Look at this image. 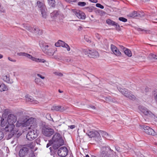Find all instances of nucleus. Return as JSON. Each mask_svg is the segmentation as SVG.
Returning <instances> with one entry per match:
<instances>
[{
    "instance_id": "f257e3e1",
    "label": "nucleus",
    "mask_w": 157,
    "mask_h": 157,
    "mask_svg": "<svg viewBox=\"0 0 157 157\" xmlns=\"http://www.w3.org/2000/svg\"><path fill=\"white\" fill-rule=\"evenodd\" d=\"M30 126L28 128L30 129L26 135V138L30 140H33L38 136L37 130L36 128V124L34 118L28 117H24L19 120L16 124L17 127H26Z\"/></svg>"
},
{
    "instance_id": "f03ea898",
    "label": "nucleus",
    "mask_w": 157,
    "mask_h": 157,
    "mask_svg": "<svg viewBox=\"0 0 157 157\" xmlns=\"http://www.w3.org/2000/svg\"><path fill=\"white\" fill-rule=\"evenodd\" d=\"M50 142L52 144V147L55 150L57 149L64 144V141L60 134L57 133L54 135Z\"/></svg>"
},
{
    "instance_id": "7ed1b4c3",
    "label": "nucleus",
    "mask_w": 157,
    "mask_h": 157,
    "mask_svg": "<svg viewBox=\"0 0 157 157\" xmlns=\"http://www.w3.org/2000/svg\"><path fill=\"white\" fill-rule=\"evenodd\" d=\"M17 55L19 56H25L36 63H44L46 62V61L45 59L35 57L25 52H21L17 53Z\"/></svg>"
},
{
    "instance_id": "20e7f679",
    "label": "nucleus",
    "mask_w": 157,
    "mask_h": 157,
    "mask_svg": "<svg viewBox=\"0 0 157 157\" xmlns=\"http://www.w3.org/2000/svg\"><path fill=\"white\" fill-rule=\"evenodd\" d=\"M54 47L51 45H45L43 47L42 49L44 52L46 54L52 56L54 54Z\"/></svg>"
},
{
    "instance_id": "39448f33",
    "label": "nucleus",
    "mask_w": 157,
    "mask_h": 157,
    "mask_svg": "<svg viewBox=\"0 0 157 157\" xmlns=\"http://www.w3.org/2000/svg\"><path fill=\"white\" fill-rule=\"evenodd\" d=\"M54 130L47 127H43L42 128V134L46 136H50L54 133Z\"/></svg>"
},
{
    "instance_id": "423d86ee",
    "label": "nucleus",
    "mask_w": 157,
    "mask_h": 157,
    "mask_svg": "<svg viewBox=\"0 0 157 157\" xmlns=\"http://www.w3.org/2000/svg\"><path fill=\"white\" fill-rule=\"evenodd\" d=\"M73 14L75 15L78 18L80 19H84L85 18V15L84 13L79 10L74 9L72 10Z\"/></svg>"
},
{
    "instance_id": "0eeeda50",
    "label": "nucleus",
    "mask_w": 157,
    "mask_h": 157,
    "mask_svg": "<svg viewBox=\"0 0 157 157\" xmlns=\"http://www.w3.org/2000/svg\"><path fill=\"white\" fill-rule=\"evenodd\" d=\"M55 45L57 47H62L66 49L67 51L70 50L71 48L69 46L64 42L60 40H59L57 42L55 43Z\"/></svg>"
},
{
    "instance_id": "6e6552de",
    "label": "nucleus",
    "mask_w": 157,
    "mask_h": 157,
    "mask_svg": "<svg viewBox=\"0 0 157 157\" xmlns=\"http://www.w3.org/2000/svg\"><path fill=\"white\" fill-rule=\"evenodd\" d=\"M24 27L26 29L32 33H33L34 31L37 30V31H38V32H36V33L39 35H41L42 33V31L40 30L38 28L36 27L35 26L33 27V28H32L31 27H30L28 25H24Z\"/></svg>"
},
{
    "instance_id": "1a4fd4ad",
    "label": "nucleus",
    "mask_w": 157,
    "mask_h": 157,
    "mask_svg": "<svg viewBox=\"0 0 157 157\" xmlns=\"http://www.w3.org/2000/svg\"><path fill=\"white\" fill-rule=\"evenodd\" d=\"M57 153L61 157H65L68 154V150L66 147H62L58 150Z\"/></svg>"
},
{
    "instance_id": "9d476101",
    "label": "nucleus",
    "mask_w": 157,
    "mask_h": 157,
    "mask_svg": "<svg viewBox=\"0 0 157 157\" xmlns=\"http://www.w3.org/2000/svg\"><path fill=\"white\" fill-rule=\"evenodd\" d=\"M143 129L144 132L147 134L153 136L157 135V133L153 129L149 126L144 125Z\"/></svg>"
},
{
    "instance_id": "9b49d317",
    "label": "nucleus",
    "mask_w": 157,
    "mask_h": 157,
    "mask_svg": "<svg viewBox=\"0 0 157 157\" xmlns=\"http://www.w3.org/2000/svg\"><path fill=\"white\" fill-rule=\"evenodd\" d=\"M86 134L90 138H92L95 137H98L99 136L98 132L95 130H88L86 133Z\"/></svg>"
},
{
    "instance_id": "f8f14e48",
    "label": "nucleus",
    "mask_w": 157,
    "mask_h": 157,
    "mask_svg": "<svg viewBox=\"0 0 157 157\" xmlns=\"http://www.w3.org/2000/svg\"><path fill=\"white\" fill-rule=\"evenodd\" d=\"M7 120L8 124H14L17 121V117L14 114H10L8 116Z\"/></svg>"
},
{
    "instance_id": "ddd939ff",
    "label": "nucleus",
    "mask_w": 157,
    "mask_h": 157,
    "mask_svg": "<svg viewBox=\"0 0 157 157\" xmlns=\"http://www.w3.org/2000/svg\"><path fill=\"white\" fill-rule=\"evenodd\" d=\"M29 151L28 148L25 147H24L21 149L19 151V155L20 157H24L26 155Z\"/></svg>"
},
{
    "instance_id": "4468645a",
    "label": "nucleus",
    "mask_w": 157,
    "mask_h": 157,
    "mask_svg": "<svg viewBox=\"0 0 157 157\" xmlns=\"http://www.w3.org/2000/svg\"><path fill=\"white\" fill-rule=\"evenodd\" d=\"M111 48L113 53L117 56H120L121 55V52L115 45L111 44Z\"/></svg>"
},
{
    "instance_id": "2eb2a0df",
    "label": "nucleus",
    "mask_w": 157,
    "mask_h": 157,
    "mask_svg": "<svg viewBox=\"0 0 157 157\" xmlns=\"http://www.w3.org/2000/svg\"><path fill=\"white\" fill-rule=\"evenodd\" d=\"M25 97L26 101L28 102H31L34 104H37L39 103L38 101L34 100L33 97L29 95H26Z\"/></svg>"
},
{
    "instance_id": "dca6fc26",
    "label": "nucleus",
    "mask_w": 157,
    "mask_h": 157,
    "mask_svg": "<svg viewBox=\"0 0 157 157\" xmlns=\"http://www.w3.org/2000/svg\"><path fill=\"white\" fill-rule=\"evenodd\" d=\"M139 109L141 112L143 113L145 115H150L151 112L149 111L147 108L144 106H140L139 107Z\"/></svg>"
},
{
    "instance_id": "f3484780",
    "label": "nucleus",
    "mask_w": 157,
    "mask_h": 157,
    "mask_svg": "<svg viewBox=\"0 0 157 157\" xmlns=\"http://www.w3.org/2000/svg\"><path fill=\"white\" fill-rule=\"evenodd\" d=\"M51 110L53 111L63 112L65 110V109L62 106L54 105L52 107Z\"/></svg>"
},
{
    "instance_id": "a211bd4d",
    "label": "nucleus",
    "mask_w": 157,
    "mask_h": 157,
    "mask_svg": "<svg viewBox=\"0 0 157 157\" xmlns=\"http://www.w3.org/2000/svg\"><path fill=\"white\" fill-rule=\"evenodd\" d=\"M98 132L99 133V136L101 135L103 137L107 139L110 140L111 139V136L109 135L106 132L103 131H100Z\"/></svg>"
},
{
    "instance_id": "6ab92c4d",
    "label": "nucleus",
    "mask_w": 157,
    "mask_h": 157,
    "mask_svg": "<svg viewBox=\"0 0 157 157\" xmlns=\"http://www.w3.org/2000/svg\"><path fill=\"white\" fill-rule=\"evenodd\" d=\"M15 125L14 124H8L5 127V129L6 132H12L14 128Z\"/></svg>"
},
{
    "instance_id": "aec40b11",
    "label": "nucleus",
    "mask_w": 157,
    "mask_h": 157,
    "mask_svg": "<svg viewBox=\"0 0 157 157\" xmlns=\"http://www.w3.org/2000/svg\"><path fill=\"white\" fill-rule=\"evenodd\" d=\"M2 79L4 81L8 83H12L13 82L12 79H10L9 75L8 74L4 75L2 76Z\"/></svg>"
},
{
    "instance_id": "412c9836",
    "label": "nucleus",
    "mask_w": 157,
    "mask_h": 157,
    "mask_svg": "<svg viewBox=\"0 0 157 157\" xmlns=\"http://www.w3.org/2000/svg\"><path fill=\"white\" fill-rule=\"evenodd\" d=\"M106 23L109 25H111L115 27L116 29H117L119 27V25L116 23L115 22L111 20L110 19H108L106 20Z\"/></svg>"
},
{
    "instance_id": "4be33fe9",
    "label": "nucleus",
    "mask_w": 157,
    "mask_h": 157,
    "mask_svg": "<svg viewBox=\"0 0 157 157\" xmlns=\"http://www.w3.org/2000/svg\"><path fill=\"white\" fill-rule=\"evenodd\" d=\"M99 55L98 52L95 50H91L88 56L91 58H97L98 57Z\"/></svg>"
},
{
    "instance_id": "5701e85b",
    "label": "nucleus",
    "mask_w": 157,
    "mask_h": 157,
    "mask_svg": "<svg viewBox=\"0 0 157 157\" xmlns=\"http://www.w3.org/2000/svg\"><path fill=\"white\" fill-rule=\"evenodd\" d=\"M127 16L132 18H134L136 17H141L139 13L135 11L129 13L128 14Z\"/></svg>"
},
{
    "instance_id": "b1692460",
    "label": "nucleus",
    "mask_w": 157,
    "mask_h": 157,
    "mask_svg": "<svg viewBox=\"0 0 157 157\" xmlns=\"http://www.w3.org/2000/svg\"><path fill=\"white\" fill-rule=\"evenodd\" d=\"M37 6L40 9V10H42L44 9V8H46L45 4L43 1H38L36 3Z\"/></svg>"
},
{
    "instance_id": "393cba45",
    "label": "nucleus",
    "mask_w": 157,
    "mask_h": 157,
    "mask_svg": "<svg viewBox=\"0 0 157 157\" xmlns=\"http://www.w3.org/2000/svg\"><path fill=\"white\" fill-rule=\"evenodd\" d=\"M123 95H124L125 96L131 99L132 100L135 99V96L132 95L130 92L128 91L127 90V92L124 93V94H123Z\"/></svg>"
},
{
    "instance_id": "a878e982",
    "label": "nucleus",
    "mask_w": 157,
    "mask_h": 157,
    "mask_svg": "<svg viewBox=\"0 0 157 157\" xmlns=\"http://www.w3.org/2000/svg\"><path fill=\"white\" fill-rule=\"evenodd\" d=\"M8 90L7 86L2 82H0V91H2Z\"/></svg>"
},
{
    "instance_id": "bb28decb",
    "label": "nucleus",
    "mask_w": 157,
    "mask_h": 157,
    "mask_svg": "<svg viewBox=\"0 0 157 157\" xmlns=\"http://www.w3.org/2000/svg\"><path fill=\"white\" fill-rule=\"evenodd\" d=\"M40 10L41 12L42 17L44 18H46L47 16L46 8H44V9Z\"/></svg>"
},
{
    "instance_id": "cd10ccee",
    "label": "nucleus",
    "mask_w": 157,
    "mask_h": 157,
    "mask_svg": "<svg viewBox=\"0 0 157 157\" xmlns=\"http://www.w3.org/2000/svg\"><path fill=\"white\" fill-rule=\"evenodd\" d=\"M0 124L1 125L2 127H5L8 124V122L7 119H4L2 118V121H1Z\"/></svg>"
},
{
    "instance_id": "c85d7f7f",
    "label": "nucleus",
    "mask_w": 157,
    "mask_h": 157,
    "mask_svg": "<svg viewBox=\"0 0 157 157\" xmlns=\"http://www.w3.org/2000/svg\"><path fill=\"white\" fill-rule=\"evenodd\" d=\"M124 52L125 54L128 57H131L132 56L131 52L129 49L126 48L125 50H124Z\"/></svg>"
},
{
    "instance_id": "c756f323",
    "label": "nucleus",
    "mask_w": 157,
    "mask_h": 157,
    "mask_svg": "<svg viewBox=\"0 0 157 157\" xmlns=\"http://www.w3.org/2000/svg\"><path fill=\"white\" fill-rule=\"evenodd\" d=\"M36 145V144L35 142H32L30 144L26 145L25 147H29L31 149L33 148Z\"/></svg>"
},
{
    "instance_id": "7c9ffc66",
    "label": "nucleus",
    "mask_w": 157,
    "mask_h": 157,
    "mask_svg": "<svg viewBox=\"0 0 157 157\" xmlns=\"http://www.w3.org/2000/svg\"><path fill=\"white\" fill-rule=\"evenodd\" d=\"M48 2L49 5L53 7H55V0H48Z\"/></svg>"
},
{
    "instance_id": "2f4dec72",
    "label": "nucleus",
    "mask_w": 157,
    "mask_h": 157,
    "mask_svg": "<svg viewBox=\"0 0 157 157\" xmlns=\"http://www.w3.org/2000/svg\"><path fill=\"white\" fill-rule=\"evenodd\" d=\"M58 13L57 11H54L51 13V16L52 18H54L56 17L58 15Z\"/></svg>"
},
{
    "instance_id": "473e14b6",
    "label": "nucleus",
    "mask_w": 157,
    "mask_h": 157,
    "mask_svg": "<svg viewBox=\"0 0 157 157\" xmlns=\"http://www.w3.org/2000/svg\"><path fill=\"white\" fill-rule=\"evenodd\" d=\"M91 50L89 49H84L83 50L82 52L85 55H86L88 56L89 55H90V53Z\"/></svg>"
},
{
    "instance_id": "72a5a7b5",
    "label": "nucleus",
    "mask_w": 157,
    "mask_h": 157,
    "mask_svg": "<svg viewBox=\"0 0 157 157\" xmlns=\"http://www.w3.org/2000/svg\"><path fill=\"white\" fill-rule=\"evenodd\" d=\"M40 81L39 79L38 78H36L35 79V82L36 84L40 85L41 86H43L44 83L43 82H42L40 84L39 82Z\"/></svg>"
},
{
    "instance_id": "f704fd0d",
    "label": "nucleus",
    "mask_w": 157,
    "mask_h": 157,
    "mask_svg": "<svg viewBox=\"0 0 157 157\" xmlns=\"http://www.w3.org/2000/svg\"><path fill=\"white\" fill-rule=\"evenodd\" d=\"M101 155L102 157H109V155L107 154V152L105 151H102L101 153Z\"/></svg>"
},
{
    "instance_id": "c9c22d12",
    "label": "nucleus",
    "mask_w": 157,
    "mask_h": 157,
    "mask_svg": "<svg viewBox=\"0 0 157 157\" xmlns=\"http://www.w3.org/2000/svg\"><path fill=\"white\" fill-rule=\"evenodd\" d=\"M153 94L155 100L157 101V89L155 90L153 92Z\"/></svg>"
},
{
    "instance_id": "e433bc0d",
    "label": "nucleus",
    "mask_w": 157,
    "mask_h": 157,
    "mask_svg": "<svg viewBox=\"0 0 157 157\" xmlns=\"http://www.w3.org/2000/svg\"><path fill=\"white\" fill-rule=\"evenodd\" d=\"M78 5L80 6H84L86 5V3L84 2H79L78 3Z\"/></svg>"
},
{
    "instance_id": "4c0bfd02",
    "label": "nucleus",
    "mask_w": 157,
    "mask_h": 157,
    "mask_svg": "<svg viewBox=\"0 0 157 157\" xmlns=\"http://www.w3.org/2000/svg\"><path fill=\"white\" fill-rule=\"evenodd\" d=\"M149 56L152 59H157V56L155 54L151 53L150 54Z\"/></svg>"
},
{
    "instance_id": "58836bf2",
    "label": "nucleus",
    "mask_w": 157,
    "mask_h": 157,
    "mask_svg": "<svg viewBox=\"0 0 157 157\" xmlns=\"http://www.w3.org/2000/svg\"><path fill=\"white\" fill-rule=\"evenodd\" d=\"M119 90L123 95L124 93L127 92V89L125 88H120Z\"/></svg>"
},
{
    "instance_id": "ea45409f",
    "label": "nucleus",
    "mask_w": 157,
    "mask_h": 157,
    "mask_svg": "<svg viewBox=\"0 0 157 157\" xmlns=\"http://www.w3.org/2000/svg\"><path fill=\"white\" fill-rule=\"evenodd\" d=\"M119 20L123 22H126L127 21V19L123 17H120L119 18Z\"/></svg>"
},
{
    "instance_id": "a19ab883",
    "label": "nucleus",
    "mask_w": 157,
    "mask_h": 157,
    "mask_svg": "<svg viewBox=\"0 0 157 157\" xmlns=\"http://www.w3.org/2000/svg\"><path fill=\"white\" fill-rule=\"evenodd\" d=\"M142 90L143 93L146 92L148 91L149 88L147 87L145 88L143 87L142 88Z\"/></svg>"
},
{
    "instance_id": "79ce46f5",
    "label": "nucleus",
    "mask_w": 157,
    "mask_h": 157,
    "mask_svg": "<svg viewBox=\"0 0 157 157\" xmlns=\"http://www.w3.org/2000/svg\"><path fill=\"white\" fill-rule=\"evenodd\" d=\"M96 7L99 8L101 9H103L104 8V6L99 3L96 4Z\"/></svg>"
},
{
    "instance_id": "37998d69",
    "label": "nucleus",
    "mask_w": 157,
    "mask_h": 157,
    "mask_svg": "<svg viewBox=\"0 0 157 157\" xmlns=\"http://www.w3.org/2000/svg\"><path fill=\"white\" fill-rule=\"evenodd\" d=\"M4 136L3 133L2 131H0V140L3 138Z\"/></svg>"
},
{
    "instance_id": "c03bdc74",
    "label": "nucleus",
    "mask_w": 157,
    "mask_h": 157,
    "mask_svg": "<svg viewBox=\"0 0 157 157\" xmlns=\"http://www.w3.org/2000/svg\"><path fill=\"white\" fill-rule=\"evenodd\" d=\"M86 9L89 12H91L92 11L93 9L91 7H87L86 8Z\"/></svg>"
},
{
    "instance_id": "a18cd8bd",
    "label": "nucleus",
    "mask_w": 157,
    "mask_h": 157,
    "mask_svg": "<svg viewBox=\"0 0 157 157\" xmlns=\"http://www.w3.org/2000/svg\"><path fill=\"white\" fill-rule=\"evenodd\" d=\"M115 149L116 151L118 152H121L122 151V150L119 147H116Z\"/></svg>"
},
{
    "instance_id": "49530a36",
    "label": "nucleus",
    "mask_w": 157,
    "mask_h": 157,
    "mask_svg": "<svg viewBox=\"0 0 157 157\" xmlns=\"http://www.w3.org/2000/svg\"><path fill=\"white\" fill-rule=\"evenodd\" d=\"M8 59L11 62H16V60L15 59H13L10 57H8Z\"/></svg>"
},
{
    "instance_id": "de8ad7c7",
    "label": "nucleus",
    "mask_w": 157,
    "mask_h": 157,
    "mask_svg": "<svg viewBox=\"0 0 157 157\" xmlns=\"http://www.w3.org/2000/svg\"><path fill=\"white\" fill-rule=\"evenodd\" d=\"M37 75L42 79H44L45 78V77L44 76H42L40 74H37Z\"/></svg>"
},
{
    "instance_id": "09e8293b",
    "label": "nucleus",
    "mask_w": 157,
    "mask_h": 157,
    "mask_svg": "<svg viewBox=\"0 0 157 157\" xmlns=\"http://www.w3.org/2000/svg\"><path fill=\"white\" fill-rule=\"evenodd\" d=\"M95 36L96 38L98 40H99L100 38V36L98 33L95 34Z\"/></svg>"
},
{
    "instance_id": "8fccbe9b",
    "label": "nucleus",
    "mask_w": 157,
    "mask_h": 157,
    "mask_svg": "<svg viewBox=\"0 0 157 157\" xmlns=\"http://www.w3.org/2000/svg\"><path fill=\"white\" fill-rule=\"evenodd\" d=\"M119 46H120V48H121V49L123 50L124 52V50H125L127 48H125L124 47V46H123L122 45H120Z\"/></svg>"
},
{
    "instance_id": "3c124183",
    "label": "nucleus",
    "mask_w": 157,
    "mask_h": 157,
    "mask_svg": "<svg viewBox=\"0 0 157 157\" xmlns=\"http://www.w3.org/2000/svg\"><path fill=\"white\" fill-rule=\"evenodd\" d=\"M84 39L86 40V41L90 43L91 42V41L90 40L87 39V38H86V36H84Z\"/></svg>"
},
{
    "instance_id": "603ef678",
    "label": "nucleus",
    "mask_w": 157,
    "mask_h": 157,
    "mask_svg": "<svg viewBox=\"0 0 157 157\" xmlns=\"http://www.w3.org/2000/svg\"><path fill=\"white\" fill-rule=\"evenodd\" d=\"M56 75H58V76H63V74L61 73L56 72Z\"/></svg>"
},
{
    "instance_id": "864d4df0",
    "label": "nucleus",
    "mask_w": 157,
    "mask_h": 157,
    "mask_svg": "<svg viewBox=\"0 0 157 157\" xmlns=\"http://www.w3.org/2000/svg\"><path fill=\"white\" fill-rule=\"evenodd\" d=\"M50 141H49V143H48L47 145V146H46V147L47 148H48V147H49L51 145V144H52V143H50Z\"/></svg>"
},
{
    "instance_id": "5fc2aeb1",
    "label": "nucleus",
    "mask_w": 157,
    "mask_h": 157,
    "mask_svg": "<svg viewBox=\"0 0 157 157\" xmlns=\"http://www.w3.org/2000/svg\"><path fill=\"white\" fill-rule=\"evenodd\" d=\"M89 0L92 2L96 3L98 2L97 0Z\"/></svg>"
},
{
    "instance_id": "6e6d98bb",
    "label": "nucleus",
    "mask_w": 157,
    "mask_h": 157,
    "mask_svg": "<svg viewBox=\"0 0 157 157\" xmlns=\"http://www.w3.org/2000/svg\"><path fill=\"white\" fill-rule=\"evenodd\" d=\"M70 128L71 129H73L75 128V126L74 125H71L70 126H69Z\"/></svg>"
},
{
    "instance_id": "4d7b16f0",
    "label": "nucleus",
    "mask_w": 157,
    "mask_h": 157,
    "mask_svg": "<svg viewBox=\"0 0 157 157\" xmlns=\"http://www.w3.org/2000/svg\"><path fill=\"white\" fill-rule=\"evenodd\" d=\"M90 107L92 109H95V107L94 106H92V105H91V106H90Z\"/></svg>"
},
{
    "instance_id": "13d9d810",
    "label": "nucleus",
    "mask_w": 157,
    "mask_h": 157,
    "mask_svg": "<svg viewBox=\"0 0 157 157\" xmlns=\"http://www.w3.org/2000/svg\"><path fill=\"white\" fill-rule=\"evenodd\" d=\"M36 32H37V30H35V31H34V32L33 33H35V34H37L36 33ZM39 32V31H37V32Z\"/></svg>"
},
{
    "instance_id": "bf43d9fd",
    "label": "nucleus",
    "mask_w": 157,
    "mask_h": 157,
    "mask_svg": "<svg viewBox=\"0 0 157 157\" xmlns=\"http://www.w3.org/2000/svg\"><path fill=\"white\" fill-rule=\"evenodd\" d=\"M3 57V55L0 54V59L2 58Z\"/></svg>"
},
{
    "instance_id": "052dcab7",
    "label": "nucleus",
    "mask_w": 157,
    "mask_h": 157,
    "mask_svg": "<svg viewBox=\"0 0 157 157\" xmlns=\"http://www.w3.org/2000/svg\"><path fill=\"white\" fill-rule=\"evenodd\" d=\"M59 93H62L63 92L62 91H61L60 90H59Z\"/></svg>"
},
{
    "instance_id": "680f3d73",
    "label": "nucleus",
    "mask_w": 157,
    "mask_h": 157,
    "mask_svg": "<svg viewBox=\"0 0 157 157\" xmlns=\"http://www.w3.org/2000/svg\"><path fill=\"white\" fill-rule=\"evenodd\" d=\"M86 157H90L88 155H86Z\"/></svg>"
},
{
    "instance_id": "e2e57ef3",
    "label": "nucleus",
    "mask_w": 157,
    "mask_h": 157,
    "mask_svg": "<svg viewBox=\"0 0 157 157\" xmlns=\"http://www.w3.org/2000/svg\"><path fill=\"white\" fill-rule=\"evenodd\" d=\"M109 150H110V151H113V150H111V148H110L109 147Z\"/></svg>"
},
{
    "instance_id": "0e129e2a",
    "label": "nucleus",
    "mask_w": 157,
    "mask_h": 157,
    "mask_svg": "<svg viewBox=\"0 0 157 157\" xmlns=\"http://www.w3.org/2000/svg\"><path fill=\"white\" fill-rule=\"evenodd\" d=\"M146 1H150V0H145Z\"/></svg>"
},
{
    "instance_id": "69168bd1",
    "label": "nucleus",
    "mask_w": 157,
    "mask_h": 157,
    "mask_svg": "<svg viewBox=\"0 0 157 157\" xmlns=\"http://www.w3.org/2000/svg\"><path fill=\"white\" fill-rule=\"evenodd\" d=\"M155 20L157 21V18L155 19Z\"/></svg>"
},
{
    "instance_id": "338daca9",
    "label": "nucleus",
    "mask_w": 157,
    "mask_h": 157,
    "mask_svg": "<svg viewBox=\"0 0 157 157\" xmlns=\"http://www.w3.org/2000/svg\"><path fill=\"white\" fill-rule=\"evenodd\" d=\"M83 131H84V132H85V130L84 129V130H83Z\"/></svg>"
},
{
    "instance_id": "774afa93",
    "label": "nucleus",
    "mask_w": 157,
    "mask_h": 157,
    "mask_svg": "<svg viewBox=\"0 0 157 157\" xmlns=\"http://www.w3.org/2000/svg\"><path fill=\"white\" fill-rule=\"evenodd\" d=\"M152 22H153V23H155V22H154V21H152Z\"/></svg>"
}]
</instances>
